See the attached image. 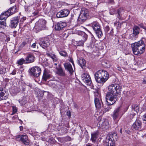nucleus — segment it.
<instances>
[{"label": "nucleus", "mask_w": 146, "mask_h": 146, "mask_svg": "<svg viewBox=\"0 0 146 146\" xmlns=\"http://www.w3.org/2000/svg\"><path fill=\"white\" fill-rule=\"evenodd\" d=\"M122 88L119 84H113L108 88V91L106 96V100L108 106L113 105L117 99V96L121 92Z\"/></svg>", "instance_id": "f257e3e1"}, {"label": "nucleus", "mask_w": 146, "mask_h": 146, "mask_svg": "<svg viewBox=\"0 0 146 146\" xmlns=\"http://www.w3.org/2000/svg\"><path fill=\"white\" fill-rule=\"evenodd\" d=\"M95 78L98 83L104 84L109 78V74L107 72L104 70L97 71L94 74Z\"/></svg>", "instance_id": "f03ea898"}, {"label": "nucleus", "mask_w": 146, "mask_h": 146, "mask_svg": "<svg viewBox=\"0 0 146 146\" xmlns=\"http://www.w3.org/2000/svg\"><path fill=\"white\" fill-rule=\"evenodd\" d=\"M145 46L144 42L143 40L131 44L133 52L136 55L142 54L145 50Z\"/></svg>", "instance_id": "7ed1b4c3"}, {"label": "nucleus", "mask_w": 146, "mask_h": 146, "mask_svg": "<svg viewBox=\"0 0 146 146\" xmlns=\"http://www.w3.org/2000/svg\"><path fill=\"white\" fill-rule=\"evenodd\" d=\"M90 26L93 29L94 32L99 38L102 37L103 35L100 25L97 21H94L90 24Z\"/></svg>", "instance_id": "20e7f679"}, {"label": "nucleus", "mask_w": 146, "mask_h": 146, "mask_svg": "<svg viewBox=\"0 0 146 146\" xmlns=\"http://www.w3.org/2000/svg\"><path fill=\"white\" fill-rule=\"evenodd\" d=\"M89 14V11L88 9L85 8L82 9L77 20L78 22L81 24L83 23L88 17Z\"/></svg>", "instance_id": "39448f33"}, {"label": "nucleus", "mask_w": 146, "mask_h": 146, "mask_svg": "<svg viewBox=\"0 0 146 146\" xmlns=\"http://www.w3.org/2000/svg\"><path fill=\"white\" fill-rule=\"evenodd\" d=\"M116 134L114 133L113 134H110L108 136L104 142V146H115L114 141L116 139Z\"/></svg>", "instance_id": "423d86ee"}, {"label": "nucleus", "mask_w": 146, "mask_h": 146, "mask_svg": "<svg viewBox=\"0 0 146 146\" xmlns=\"http://www.w3.org/2000/svg\"><path fill=\"white\" fill-rule=\"evenodd\" d=\"M46 22L45 20H40L35 23V27L38 31L43 30L46 27Z\"/></svg>", "instance_id": "0eeeda50"}, {"label": "nucleus", "mask_w": 146, "mask_h": 146, "mask_svg": "<svg viewBox=\"0 0 146 146\" xmlns=\"http://www.w3.org/2000/svg\"><path fill=\"white\" fill-rule=\"evenodd\" d=\"M19 20V17L18 16L11 18L9 23V27L11 28H15L17 26Z\"/></svg>", "instance_id": "6e6552de"}, {"label": "nucleus", "mask_w": 146, "mask_h": 146, "mask_svg": "<svg viewBox=\"0 0 146 146\" xmlns=\"http://www.w3.org/2000/svg\"><path fill=\"white\" fill-rule=\"evenodd\" d=\"M39 44L43 48L45 49L50 44L49 39L47 37L42 38L40 39Z\"/></svg>", "instance_id": "1a4fd4ad"}, {"label": "nucleus", "mask_w": 146, "mask_h": 146, "mask_svg": "<svg viewBox=\"0 0 146 146\" xmlns=\"http://www.w3.org/2000/svg\"><path fill=\"white\" fill-rule=\"evenodd\" d=\"M41 72L40 68L38 66L33 67L30 70L31 75L35 77H38L40 74Z\"/></svg>", "instance_id": "9d476101"}, {"label": "nucleus", "mask_w": 146, "mask_h": 146, "mask_svg": "<svg viewBox=\"0 0 146 146\" xmlns=\"http://www.w3.org/2000/svg\"><path fill=\"white\" fill-rule=\"evenodd\" d=\"M17 7L16 5H15L10 7L7 11L4 12V14L6 16V17H7L17 12Z\"/></svg>", "instance_id": "9b49d317"}, {"label": "nucleus", "mask_w": 146, "mask_h": 146, "mask_svg": "<svg viewBox=\"0 0 146 146\" xmlns=\"http://www.w3.org/2000/svg\"><path fill=\"white\" fill-rule=\"evenodd\" d=\"M17 138L18 141H21L25 145H27L29 143V141L27 136L24 135H18Z\"/></svg>", "instance_id": "f8f14e48"}, {"label": "nucleus", "mask_w": 146, "mask_h": 146, "mask_svg": "<svg viewBox=\"0 0 146 146\" xmlns=\"http://www.w3.org/2000/svg\"><path fill=\"white\" fill-rule=\"evenodd\" d=\"M82 80L87 84L90 86L92 83L91 78L90 75L87 74H83L81 75Z\"/></svg>", "instance_id": "ddd939ff"}, {"label": "nucleus", "mask_w": 146, "mask_h": 146, "mask_svg": "<svg viewBox=\"0 0 146 146\" xmlns=\"http://www.w3.org/2000/svg\"><path fill=\"white\" fill-rule=\"evenodd\" d=\"M70 13V11L67 9H64L58 12L56 14L57 18H62L67 17Z\"/></svg>", "instance_id": "4468645a"}, {"label": "nucleus", "mask_w": 146, "mask_h": 146, "mask_svg": "<svg viewBox=\"0 0 146 146\" xmlns=\"http://www.w3.org/2000/svg\"><path fill=\"white\" fill-rule=\"evenodd\" d=\"M121 113V109L120 107H118L115 109L112 115L114 120L119 119L121 117V116L120 115Z\"/></svg>", "instance_id": "2eb2a0df"}, {"label": "nucleus", "mask_w": 146, "mask_h": 146, "mask_svg": "<svg viewBox=\"0 0 146 146\" xmlns=\"http://www.w3.org/2000/svg\"><path fill=\"white\" fill-rule=\"evenodd\" d=\"M56 74L63 77L65 76H66L65 71L62 68L60 64H58V66L56 67Z\"/></svg>", "instance_id": "dca6fc26"}, {"label": "nucleus", "mask_w": 146, "mask_h": 146, "mask_svg": "<svg viewBox=\"0 0 146 146\" xmlns=\"http://www.w3.org/2000/svg\"><path fill=\"white\" fill-rule=\"evenodd\" d=\"M66 26L67 24L66 22L60 21L58 23L55 25V28L56 30L59 31L63 29Z\"/></svg>", "instance_id": "f3484780"}, {"label": "nucleus", "mask_w": 146, "mask_h": 146, "mask_svg": "<svg viewBox=\"0 0 146 146\" xmlns=\"http://www.w3.org/2000/svg\"><path fill=\"white\" fill-rule=\"evenodd\" d=\"M64 66L65 70L69 72V73L72 75L73 74L74 71L71 64L69 63H64Z\"/></svg>", "instance_id": "a211bd4d"}, {"label": "nucleus", "mask_w": 146, "mask_h": 146, "mask_svg": "<svg viewBox=\"0 0 146 146\" xmlns=\"http://www.w3.org/2000/svg\"><path fill=\"white\" fill-rule=\"evenodd\" d=\"M35 60V57L32 54H29L27 55L25 58L26 63L29 64L33 62Z\"/></svg>", "instance_id": "6ab92c4d"}, {"label": "nucleus", "mask_w": 146, "mask_h": 146, "mask_svg": "<svg viewBox=\"0 0 146 146\" xmlns=\"http://www.w3.org/2000/svg\"><path fill=\"white\" fill-rule=\"evenodd\" d=\"M141 127V122L138 119L136 120L132 126V128L135 130H139Z\"/></svg>", "instance_id": "aec40b11"}, {"label": "nucleus", "mask_w": 146, "mask_h": 146, "mask_svg": "<svg viewBox=\"0 0 146 146\" xmlns=\"http://www.w3.org/2000/svg\"><path fill=\"white\" fill-rule=\"evenodd\" d=\"M94 103L97 109H100L103 106V103L101 99L95 98Z\"/></svg>", "instance_id": "412c9836"}, {"label": "nucleus", "mask_w": 146, "mask_h": 146, "mask_svg": "<svg viewBox=\"0 0 146 146\" xmlns=\"http://www.w3.org/2000/svg\"><path fill=\"white\" fill-rule=\"evenodd\" d=\"M8 95L5 90L2 89H0V101L6 100L8 98Z\"/></svg>", "instance_id": "4be33fe9"}, {"label": "nucleus", "mask_w": 146, "mask_h": 146, "mask_svg": "<svg viewBox=\"0 0 146 146\" xmlns=\"http://www.w3.org/2000/svg\"><path fill=\"white\" fill-rule=\"evenodd\" d=\"M140 28L139 27L135 25L133 28V36L134 37L137 38L139 33Z\"/></svg>", "instance_id": "5701e85b"}, {"label": "nucleus", "mask_w": 146, "mask_h": 146, "mask_svg": "<svg viewBox=\"0 0 146 146\" xmlns=\"http://www.w3.org/2000/svg\"><path fill=\"white\" fill-rule=\"evenodd\" d=\"M83 35L84 37L83 39H81L79 41H76L77 46H82L84 45V42L86 40V35L84 33H83Z\"/></svg>", "instance_id": "b1692460"}, {"label": "nucleus", "mask_w": 146, "mask_h": 146, "mask_svg": "<svg viewBox=\"0 0 146 146\" xmlns=\"http://www.w3.org/2000/svg\"><path fill=\"white\" fill-rule=\"evenodd\" d=\"M98 135V133L97 131L94 132L91 134V140L93 142H95L97 138V136Z\"/></svg>", "instance_id": "393cba45"}, {"label": "nucleus", "mask_w": 146, "mask_h": 146, "mask_svg": "<svg viewBox=\"0 0 146 146\" xmlns=\"http://www.w3.org/2000/svg\"><path fill=\"white\" fill-rule=\"evenodd\" d=\"M50 78V74L47 72L45 70L43 75L42 79L46 81L47 79H49Z\"/></svg>", "instance_id": "a878e982"}, {"label": "nucleus", "mask_w": 146, "mask_h": 146, "mask_svg": "<svg viewBox=\"0 0 146 146\" xmlns=\"http://www.w3.org/2000/svg\"><path fill=\"white\" fill-rule=\"evenodd\" d=\"M69 30L65 31L62 33L61 37H62L64 39L66 38L69 35Z\"/></svg>", "instance_id": "bb28decb"}, {"label": "nucleus", "mask_w": 146, "mask_h": 146, "mask_svg": "<svg viewBox=\"0 0 146 146\" xmlns=\"http://www.w3.org/2000/svg\"><path fill=\"white\" fill-rule=\"evenodd\" d=\"M132 109L133 111L134 110L137 113L139 111V105L138 104L133 105L132 106Z\"/></svg>", "instance_id": "cd10ccee"}, {"label": "nucleus", "mask_w": 146, "mask_h": 146, "mask_svg": "<svg viewBox=\"0 0 146 146\" xmlns=\"http://www.w3.org/2000/svg\"><path fill=\"white\" fill-rule=\"evenodd\" d=\"M47 56L50 57L54 61H56L57 60V58L55 54H52L51 53H47Z\"/></svg>", "instance_id": "c85d7f7f"}, {"label": "nucleus", "mask_w": 146, "mask_h": 146, "mask_svg": "<svg viewBox=\"0 0 146 146\" xmlns=\"http://www.w3.org/2000/svg\"><path fill=\"white\" fill-rule=\"evenodd\" d=\"M79 63L80 66L82 68H83V67L86 65L85 60L83 58L80 59L79 60Z\"/></svg>", "instance_id": "c756f323"}, {"label": "nucleus", "mask_w": 146, "mask_h": 146, "mask_svg": "<svg viewBox=\"0 0 146 146\" xmlns=\"http://www.w3.org/2000/svg\"><path fill=\"white\" fill-rule=\"evenodd\" d=\"M26 62L24 58H22L17 61V63L19 65H21L24 63L27 64V63H26Z\"/></svg>", "instance_id": "7c9ffc66"}, {"label": "nucleus", "mask_w": 146, "mask_h": 146, "mask_svg": "<svg viewBox=\"0 0 146 146\" xmlns=\"http://www.w3.org/2000/svg\"><path fill=\"white\" fill-rule=\"evenodd\" d=\"M102 125L103 128L106 129L109 126V124L108 120L106 119L102 121Z\"/></svg>", "instance_id": "2f4dec72"}, {"label": "nucleus", "mask_w": 146, "mask_h": 146, "mask_svg": "<svg viewBox=\"0 0 146 146\" xmlns=\"http://www.w3.org/2000/svg\"><path fill=\"white\" fill-rule=\"evenodd\" d=\"M95 98L101 99L100 95L99 93L97 90H96L95 91H94Z\"/></svg>", "instance_id": "473e14b6"}, {"label": "nucleus", "mask_w": 146, "mask_h": 146, "mask_svg": "<svg viewBox=\"0 0 146 146\" xmlns=\"http://www.w3.org/2000/svg\"><path fill=\"white\" fill-rule=\"evenodd\" d=\"M60 54L62 56L66 57L68 56V54L67 52L65 51L61 50L59 52Z\"/></svg>", "instance_id": "72a5a7b5"}, {"label": "nucleus", "mask_w": 146, "mask_h": 146, "mask_svg": "<svg viewBox=\"0 0 146 146\" xmlns=\"http://www.w3.org/2000/svg\"><path fill=\"white\" fill-rule=\"evenodd\" d=\"M27 43V42L26 41L23 42L20 45L19 48L20 49H21L23 48L25 45H26Z\"/></svg>", "instance_id": "f704fd0d"}, {"label": "nucleus", "mask_w": 146, "mask_h": 146, "mask_svg": "<svg viewBox=\"0 0 146 146\" xmlns=\"http://www.w3.org/2000/svg\"><path fill=\"white\" fill-rule=\"evenodd\" d=\"M124 12L123 9V8H120L117 10V13L119 16H120L122 13Z\"/></svg>", "instance_id": "c9c22d12"}, {"label": "nucleus", "mask_w": 146, "mask_h": 146, "mask_svg": "<svg viewBox=\"0 0 146 146\" xmlns=\"http://www.w3.org/2000/svg\"><path fill=\"white\" fill-rule=\"evenodd\" d=\"M25 86L26 84H24V83L22 85H21L20 86V90H22V91H25L26 89Z\"/></svg>", "instance_id": "e433bc0d"}, {"label": "nucleus", "mask_w": 146, "mask_h": 146, "mask_svg": "<svg viewBox=\"0 0 146 146\" xmlns=\"http://www.w3.org/2000/svg\"><path fill=\"white\" fill-rule=\"evenodd\" d=\"M6 20H4L3 21L1 20L0 21V23H1V25L3 27L6 26Z\"/></svg>", "instance_id": "4c0bfd02"}, {"label": "nucleus", "mask_w": 146, "mask_h": 146, "mask_svg": "<svg viewBox=\"0 0 146 146\" xmlns=\"http://www.w3.org/2000/svg\"><path fill=\"white\" fill-rule=\"evenodd\" d=\"M83 33H84L86 35L87 39V35L84 32H80V33L81 34V36H79V38H80V39L81 40V39H83L84 38V37H83Z\"/></svg>", "instance_id": "58836bf2"}, {"label": "nucleus", "mask_w": 146, "mask_h": 146, "mask_svg": "<svg viewBox=\"0 0 146 146\" xmlns=\"http://www.w3.org/2000/svg\"><path fill=\"white\" fill-rule=\"evenodd\" d=\"M5 16V14H4V13H3V14H1L0 16V19H1V20H3V19H4V20H6V19H5V18H7L6 17H5L4 16Z\"/></svg>", "instance_id": "ea45409f"}, {"label": "nucleus", "mask_w": 146, "mask_h": 146, "mask_svg": "<svg viewBox=\"0 0 146 146\" xmlns=\"http://www.w3.org/2000/svg\"><path fill=\"white\" fill-rule=\"evenodd\" d=\"M142 119L144 121V123H146V113L143 115Z\"/></svg>", "instance_id": "a19ab883"}, {"label": "nucleus", "mask_w": 146, "mask_h": 146, "mask_svg": "<svg viewBox=\"0 0 146 146\" xmlns=\"http://www.w3.org/2000/svg\"><path fill=\"white\" fill-rule=\"evenodd\" d=\"M17 110L16 107H13V113L11 114L13 115L17 112Z\"/></svg>", "instance_id": "79ce46f5"}, {"label": "nucleus", "mask_w": 146, "mask_h": 146, "mask_svg": "<svg viewBox=\"0 0 146 146\" xmlns=\"http://www.w3.org/2000/svg\"><path fill=\"white\" fill-rule=\"evenodd\" d=\"M25 11L27 12L29 10L30 7L29 6H25Z\"/></svg>", "instance_id": "37998d69"}, {"label": "nucleus", "mask_w": 146, "mask_h": 146, "mask_svg": "<svg viewBox=\"0 0 146 146\" xmlns=\"http://www.w3.org/2000/svg\"><path fill=\"white\" fill-rule=\"evenodd\" d=\"M116 69L119 71L121 72L122 71V68L120 66H116Z\"/></svg>", "instance_id": "c03bdc74"}, {"label": "nucleus", "mask_w": 146, "mask_h": 146, "mask_svg": "<svg viewBox=\"0 0 146 146\" xmlns=\"http://www.w3.org/2000/svg\"><path fill=\"white\" fill-rule=\"evenodd\" d=\"M69 61L72 62L73 65H74V62L72 58V57H69V59H68Z\"/></svg>", "instance_id": "a18cd8bd"}, {"label": "nucleus", "mask_w": 146, "mask_h": 146, "mask_svg": "<svg viewBox=\"0 0 146 146\" xmlns=\"http://www.w3.org/2000/svg\"><path fill=\"white\" fill-rule=\"evenodd\" d=\"M110 30L109 27L107 26L105 27V30L106 32H108Z\"/></svg>", "instance_id": "49530a36"}, {"label": "nucleus", "mask_w": 146, "mask_h": 146, "mask_svg": "<svg viewBox=\"0 0 146 146\" xmlns=\"http://www.w3.org/2000/svg\"><path fill=\"white\" fill-rule=\"evenodd\" d=\"M139 25L141 28H143V29H144L145 27V26H144L143 25V23H141Z\"/></svg>", "instance_id": "de8ad7c7"}, {"label": "nucleus", "mask_w": 146, "mask_h": 146, "mask_svg": "<svg viewBox=\"0 0 146 146\" xmlns=\"http://www.w3.org/2000/svg\"><path fill=\"white\" fill-rule=\"evenodd\" d=\"M73 15H71V17L70 18V19L69 20V22L70 23H71L73 19Z\"/></svg>", "instance_id": "09e8293b"}, {"label": "nucleus", "mask_w": 146, "mask_h": 146, "mask_svg": "<svg viewBox=\"0 0 146 146\" xmlns=\"http://www.w3.org/2000/svg\"><path fill=\"white\" fill-rule=\"evenodd\" d=\"M0 74H4V72L3 71V69L1 68H0Z\"/></svg>", "instance_id": "8fccbe9b"}, {"label": "nucleus", "mask_w": 146, "mask_h": 146, "mask_svg": "<svg viewBox=\"0 0 146 146\" xmlns=\"http://www.w3.org/2000/svg\"><path fill=\"white\" fill-rule=\"evenodd\" d=\"M67 115L69 117H70L71 116V114L70 112L69 111H68L66 113Z\"/></svg>", "instance_id": "3c124183"}, {"label": "nucleus", "mask_w": 146, "mask_h": 146, "mask_svg": "<svg viewBox=\"0 0 146 146\" xmlns=\"http://www.w3.org/2000/svg\"><path fill=\"white\" fill-rule=\"evenodd\" d=\"M26 19V18L25 17H23L22 19H21L20 21V23L22 22L23 21L25 20Z\"/></svg>", "instance_id": "603ef678"}, {"label": "nucleus", "mask_w": 146, "mask_h": 146, "mask_svg": "<svg viewBox=\"0 0 146 146\" xmlns=\"http://www.w3.org/2000/svg\"><path fill=\"white\" fill-rule=\"evenodd\" d=\"M102 119V117L101 116H99L98 119V120L99 121V123H101Z\"/></svg>", "instance_id": "864d4df0"}, {"label": "nucleus", "mask_w": 146, "mask_h": 146, "mask_svg": "<svg viewBox=\"0 0 146 146\" xmlns=\"http://www.w3.org/2000/svg\"><path fill=\"white\" fill-rule=\"evenodd\" d=\"M143 83L146 84V76L143 78Z\"/></svg>", "instance_id": "5fc2aeb1"}, {"label": "nucleus", "mask_w": 146, "mask_h": 146, "mask_svg": "<svg viewBox=\"0 0 146 146\" xmlns=\"http://www.w3.org/2000/svg\"><path fill=\"white\" fill-rule=\"evenodd\" d=\"M17 32L16 31H14L13 32V36L15 37L17 35Z\"/></svg>", "instance_id": "6e6d98bb"}, {"label": "nucleus", "mask_w": 146, "mask_h": 146, "mask_svg": "<svg viewBox=\"0 0 146 146\" xmlns=\"http://www.w3.org/2000/svg\"><path fill=\"white\" fill-rule=\"evenodd\" d=\"M36 46V44L35 43H34L31 46V47L33 48H35Z\"/></svg>", "instance_id": "4d7b16f0"}, {"label": "nucleus", "mask_w": 146, "mask_h": 146, "mask_svg": "<svg viewBox=\"0 0 146 146\" xmlns=\"http://www.w3.org/2000/svg\"><path fill=\"white\" fill-rule=\"evenodd\" d=\"M125 132L126 133H127L128 134H129L130 133V131L129 130H126L125 131Z\"/></svg>", "instance_id": "13d9d810"}, {"label": "nucleus", "mask_w": 146, "mask_h": 146, "mask_svg": "<svg viewBox=\"0 0 146 146\" xmlns=\"http://www.w3.org/2000/svg\"><path fill=\"white\" fill-rule=\"evenodd\" d=\"M10 40V38L8 37H6V39L5 40L6 41L8 42Z\"/></svg>", "instance_id": "bf43d9fd"}, {"label": "nucleus", "mask_w": 146, "mask_h": 146, "mask_svg": "<svg viewBox=\"0 0 146 146\" xmlns=\"http://www.w3.org/2000/svg\"><path fill=\"white\" fill-rule=\"evenodd\" d=\"M10 4H12V3H14L16 0H10Z\"/></svg>", "instance_id": "052dcab7"}, {"label": "nucleus", "mask_w": 146, "mask_h": 146, "mask_svg": "<svg viewBox=\"0 0 146 146\" xmlns=\"http://www.w3.org/2000/svg\"><path fill=\"white\" fill-rule=\"evenodd\" d=\"M16 74V72L15 70H13V71L10 74H11L12 75H15Z\"/></svg>", "instance_id": "680f3d73"}, {"label": "nucleus", "mask_w": 146, "mask_h": 146, "mask_svg": "<svg viewBox=\"0 0 146 146\" xmlns=\"http://www.w3.org/2000/svg\"><path fill=\"white\" fill-rule=\"evenodd\" d=\"M18 117V116L17 115H15V116H13L12 117V118L13 119H15L17 118Z\"/></svg>", "instance_id": "e2e57ef3"}, {"label": "nucleus", "mask_w": 146, "mask_h": 146, "mask_svg": "<svg viewBox=\"0 0 146 146\" xmlns=\"http://www.w3.org/2000/svg\"><path fill=\"white\" fill-rule=\"evenodd\" d=\"M33 14L34 15H35V16L36 15H38V12H34Z\"/></svg>", "instance_id": "0e129e2a"}, {"label": "nucleus", "mask_w": 146, "mask_h": 146, "mask_svg": "<svg viewBox=\"0 0 146 146\" xmlns=\"http://www.w3.org/2000/svg\"><path fill=\"white\" fill-rule=\"evenodd\" d=\"M135 113L132 114L130 115V116L131 117H133L135 115Z\"/></svg>", "instance_id": "69168bd1"}, {"label": "nucleus", "mask_w": 146, "mask_h": 146, "mask_svg": "<svg viewBox=\"0 0 146 146\" xmlns=\"http://www.w3.org/2000/svg\"><path fill=\"white\" fill-rule=\"evenodd\" d=\"M23 128L22 126H21L20 127V129L21 131H22L23 129Z\"/></svg>", "instance_id": "338daca9"}, {"label": "nucleus", "mask_w": 146, "mask_h": 146, "mask_svg": "<svg viewBox=\"0 0 146 146\" xmlns=\"http://www.w3.org/2000/svg\"><path fill=\"white\" fill-rule=\"evenodd\" d=\"M74 107L76 108H78L77 105L76 104H74Z\"/></svg>", "instance_id": "774afa93"}]
</instances>
